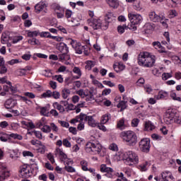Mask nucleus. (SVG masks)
<instances>
[{"label": "nucleus", "mask_w": 181, "mask_h": 181, "mask_svg": "<svg viewBox=\"0 0 181 181\" xmlns=\"http://www.w3.org/2000/svg\"><path fill=\"white\" fill-rule=\"evenodd\" d=\"M116 156L118 160H125V163L128 165V166H135L139 163L138 154L132 151L118 153Z\"/></svg>", "instance_id": "1"}, {"label": "nucleus", "mask_w": 181, "mask_h": 181, "mask_svg": "<svg viewBox=\"0 0 181 181\" xmlns=\"http://www.w3.org/2000/svg\"><path fill=\"white\" fill-rule=\"evenodd\" d=\"M156 62V57L151 55L148 52H140L138 57V64L141 67H153Z\"/></svg>", "instance_id": "2"}, {"label": "nucleus", "mask_w": 181, "mask_h": 181, "mask_svg": "<svg viewBox=\"0 0 181 181\" xmlns=\"http://www.w3.org/2000/svg\"><path fill=\"white\" fill-rule=\"evenodd\" d=\"M120 138H122L129 146H134V145H136V142H138L136 134L131 130L120 133Z\"/></svg>", "instance_id": "3"}, {"label": "nucleus", "mask_w": 181, "mask_h": 181, "mask_svg": "<svg viewBox=\"0 0 181 181\" xmlns=\"http://www.w3.org/2000/svg\"><path fill=\"white\" fill-rule=\"evenodd\" d=\"M85 151L91 155H100L103 151V146L100 143L88 142L85 146Z\"/></svg>", "instance_id": "4"}, {"label": "nucleus", "mask_w": 181, "mask_h": 181, "mask_svg": "<svg viewBox=\"0 0 181 181\" xmlns=\"http://www.w3.org/2000/svg\"><path fill=\"white\" fill-rule=\"evenodd\" d=\"M78 118L81 119V121H85L87 122L88 125L92 128H95V127L98 125V122L94 119L93 116H88L84 113H80Z\"/></svg>", "instance_id": "5"}, {"label": "nucleus", "mask_w": 181, "mask_h": 181, "mask_svg": "<svg viewBox=\"0 0 181 181\" xmlns=\"http://www.w3.org/2000/svg\"><path fill=\"white\" fill-rule=\"evenodd\" d=\"M70 45L78 54H82L83 50H86V49H87V45H82L81 43L73 39H70Z\"/></svg>", "instance_id": "6"}, {"label": "nucleus", "mask_w": 181, "mask_h": 181, "mask_svg": "<svg viewBox=\"0 0 181 181\" xmlns=\"http://www.w3.org/2000/svg\"><path fill=\"white\" fill-rule=\"evenodd\" d=\"M20 175L22 177H30L33 175V170L30 165H23L20 167Z\"/></svg>", "instance_id": "7"}, {"label": "nucleus", "mask_w": 181, "mask_h": 181, "mask_svg": "<svg viewBox=\"0 0 181 181\" xmlns=\"http://www.w3.org/2000/svg\"><path fill=\"white\" fill-rule=\"evenodd\" d=\"M88 24L93 28L94 30H98V29L103 26V21L99 18H89L88 19Z\"/></svg>", "instance_id": "8"}, {"label": "nucleus", "mask_w": 181, "mask_h": 181, "mask_svg": "<svg viewBox=\"0 0 181 181\" xmlns=\"http://www.w3.org/2000/svg\"><path fill=\"white\" fill-rule=\"evenodd\" d=\"M23 95L24 96H20V100L21 101H23V103H25V104H28V105H31L32 104V100H30L29 98H36V95L30 92H25L23 93Z\"/></svg>", "instance_id": "9"}, {"label": "nucleus", "mask_w": 181, "mask_h": 181, "mask_svg": "<svg viewBox=\"0 0 181 181\" xmlns=\"http://www.w3.org/2000/svg\"><path fill=\"white\" fill-rule=\"evenodd\" d=\"M139 148L142 152H149L151 141L149 139H142L139 142Z\"/></svg>", "instance_id": "10"}, {"label": "nucleus", "mask_w": 181, "mask_h": 181, "mask_svg": "<svg viewBox=\"0 0 181 181\" xmlns=\"http://www.w3.org/2000/svg\"><path fill=\"white\" fill-rule=\"evenodd\" d=\"M128 18L131 23L139 25V23L142 22V16L139 14H134V13H129L128 14Z\"/></svg>", "instance_id": "11"}, {"label": "nucleus", "mask_w": 181, "mask_h": 181, "mask_svg": "<svg viewBox=\"0 0 181 181\" xmlns=\"http://www.w3.org/2000/svg\"><path fill=\"white\" fill-rule=\"evenodd\" d=\"M47 5L45 1H40L35 6V13H40L41 12H47Z\"/></svg>", "instance_id": "12"}, {"label": "nucleus", "mask_w": 181, "mask_h": 181, "mask_svg": "<svg viewBox=\"0 0 181 181\" xmlns=\"http://www.w3.org/2000/svg\"><path fill=\"white\" fill-rule=\"evenodd\" d=\"M11 176V173L8 170L6 165H1L0 167V181H4L5 179Z\"/></svg>", "instance_id": "13"}, {"label": "nucleus", "mask_w": 181, "mask_h": 181, "mask_svg": "<svg viewBox=\"0 0 181 181\" xmlns=\"http://www.w3.org/2000/svg\"><path fill=\"white\" fill-rule=\"evenodd\" d=\"M13 33L6 31L2 33L1 37V42L2 45H6L8 40H12Z\"/></svg>", "instance_id": "14"}, {"label": "nucleus", "mask_w": 181, "mask_h": 181, "mask_svg": "<svg viewBox=\"0 0 181 181\" xmlns=\"http://www.w3.org/2000/svg\"><path fill=\"white\" fill-rule=\"evenodd\" d=\"M100 172L107 173L106 176L107 177H112V176H114V170L112 168L107 167L105 164H102L100 165Z\"/></svg>", "instance_id": "15"}, {"label": "nucleus", "mask_w": 181, "mask_h": 181, "mask_svg": "<svg viewBox=\"0 0 181 181\" xmlns=\"http://www.w3.org/2000/svg\"><path fill=\"white\" fill-rule=\"evenodd\" d=\"M150 21H152V22H159V21H165V16H158L155 11L150 12L149 15Z\"/></svg>", "instance_id": "16"}, {"label": "nucleus", "mask_w": 181, "mask_h": 181, "mask_svg": "<svg viewBox=\"0 0 181 181\" xmlns=\"http://www.w3.org/2000/svg\"><path fill=\"white\" fill-rule=\"evenodd\" d=\"M53 7L54 8V11L57 13V16L59 19H62V18L64 17V8L62 7H60L58 4H54L53 5Z\"/></svg>", "instance_id": "17"}, {"label": "nucleus", "mask_w": 181, "mask_h": 181, "mask_svg": "<svg viewBox=\"0 0 181 181\" xmlns=\"http://www.w3.org/2000/svg\"><path fill=\"white\" fill-rule=\"evenodd\" d=\"M162 181H175V177L170 171H164L161 173Z\"/></svg>", "instance_id": "18"}, {"label": "nucleus", "mask_w": 181, "mask_h": 181, "mask_svg": "<svg viewBox=\"0 0 181 181\" xmlns=\"http://www.w3.org/2000/svg\"><path fill=\"white\" fill-rule=\"evenodd\" d=\"M16 104H18L16 100L13 99H8L4 103V107L7 110H11V108H13Z\"/></svg>", "instance_id": "19"}, {"label": "nucleus", "mask_w": 181, "mask_h": 181, "mask_svg": "<svg viewBox=\"0 0 181 181\" xmlns=\"http://www.w3.org/2000/svg\"><path fill=\"white\" fill-rule=\"evenodd\" d=\"M168 97H169V93L165 90H160L156 95V100H167Z\"/></svg>", "instance_id": "20"}, {"label": "nucleus", "mask_w": 181, "mask_h": 181, "mask_svg": "<svg viewBox=\"0 0 181 181\" xmlns=\"http://www.w3.org/2000/svg\"><path fill=\"white\" fill-rule=\"evenodd\" d=\"M59 60L64 63L65 64H69L68 60H70V55L67 54V52H64L62 54H59L58 56Z\"/></svg>", "instance_id": "21"}, {"label": "nucleus", "mask_w": 181, "mask_h": 181, "mask_svg": "<svg viewBox=\"0 0 181 181\" xmlns=\"http://www.w3.org/2000/svg\"><path fill=\"white\" fill-rule=\"evenodd\" d=\"M88 97L86 98V101H94L95 98H94V94H95V88L91 87L90 90H88Z\"/></svg>", "instance_id": "22"}, {"label": "nucleus", "mask_w": 181, "mask_h": 181, "mask_svg": "<svg viewBox=\"0 0 181 181\" xmlns=\"http://www.w3.org/2000/svg\"><path fill=\"white\" fill-rule=\"evenodd\" d=\"M55 155H59V156L61 158V160L62 162H64L66 159H67V155L63 152V150H62L60 148H57L55 150Z\"/></svg>", "instance_id": "23"}, {"label": "nucleus", "mask_w": 181, "mask_h": 181, "mask_svg": "<svg viewBox=\"0 0 181 181\" xmlns=\"http://www.w3.org/2000/svg\"><path fill=\"white\" fill-rule=\"evenodd\" d=\"M32 70V66H25L24 69H20L16 71L18 76H26L28 71Z\"/></svg>", "instance_id": "24"}, {"label": "nucleus", "mask_w": 181, "mask_h": 181, "mask_svg": "<svg viewBox=\"0 0 181 181\" xmlns=\"http://www.w3.org/2000/svg\"><path fill=\"white\" fill-rule=\"evenodd\" d=\"M57 49L59 50V52H62V53H68L69 52V47L64 42H60L58 44Z\"/></svg>", "instance_id": "25"}, {"label": "nucleus", "mask_w": 181, "mask_h": 181, "mask_svg": "<svg viewBox=\"0 0 181 181\" xmlns=\"http://www.w3.org/2000/svg\"><path fill=\"white\" fill-rule=\"evenodd\" d=\"M76 94L81 97V98H88V89L84 90V89H80L76 91Z\"/></svg>", "instance_id": "26"}, {"label": "nucleus", "mask_w": 181, "mask_h": 181, "mask_svg": "<svg viewBox=\"0 0 181 181\" xmlns=\"http://www.w3.org/2000/svg\"><path fill=\"white\" fill-rule=\"evenodd\" d=\"M113 68L116 73H119V71L125 70V65L122 62H119L117 64H115Z\"/></svg>", "instance_id": "27"}, {"label": "nucleus", "mask_w": 181, "mask_h": 181, "mask_svg": "<svg viewBox=\"0 0 181 181\" xmlns=\"http://www.w3.org/2000/svg\"><path fill=\"white\" fill-rule=\"evenodd\" d=\"M106 2L109 4V6L114 8V9H117V8L119 6V2L118 0H106Z\"/></svg>", "instance_id": "28"}, {"label": "nucleus", "mask_w": 181, "mask_h": 181, "mask_svg": "<svg viewBox=\"0 0 181 181\" xmlns=\"http://www.w3.org/2000/svg\"><path fill=\"white\" fill-rule=\"evenodd\" d=\"M156 127L153 123L151 121H148L145 122L144 129L146 131H153L155 129Z\"/></svg>", "instance_id": "29"}, {"label": "nucleus", "mask_w": 181, "mask_h": 181, "mask_svg": "<svg viewBox=\"0 0 181 181\" xmlns=\"http://www.w3.org/2000/svg\"><path fill=\"white\" fill-rule=\"evenodd\" d=\"M0 60L3 62V64H0V74H5L8 71V68L5 66V59H4V57H1V58H0Z\"/></svg>", "instance_id": "30"}, {"label": "nucleus", "mask_w": 181, "mask_h": 181, "mask_svg": "<svg viewBox=\"0 0 181 181\" xmlns=\"http://www.w3.org/2000/svg\"><path fill=\"white\" fill-rule=\"evenodd\" d=\"M72 71H73V73H74L75 74L77 75L75 77V78H76V80H78V78H80V77H81V75H82L81 69H80L78 66L74 67Z\"/></svg>", "instance_id": "31"}, {"label": "nucleus", "mask_w": 181, "mask_h": 181, "mask_svg": "<svg viewBox=\"0 0 181 181\" xmlns=\"http://www.w3.org/2000/svg\"><path fill=\"white\" fill-rule=\"evenodd\" d=\"M144 30L146 33H151L153 30V25L151 23H147L144 25Z\"/></svg>", "instance_id": "32"}, {"label": "nucleus", "mask_w": 181, "mask_h": 181, "mask_svg": "<svg viewBox=\"0 0 181 181\" xmlns=\"http://www.w3.org/2000/svg\"><path fill=\"white\" fill-rule=\"evenodd\" d=\"M53 107L54 108H56V110H58V111H59V112H64V111H66V110L64 109V107H63V105L59 104V103L55 102L53 103Z\"/></svg>", "instance_id": "33"}, {"label": "nucleus", "mask_w": 181, "mask_h": 181, "mask_svg": "<svg viewBox=\"0 0 181 181\" xmlns=\"http://www.w3.org/2000/svg\"><path fill=\"white\" fill-rule=\"evenodd\" d=\"M80 165L81 166L82 170H83L84 172H87V170H88V162H87V160H81Z\"/></svg>", "instance_id": "34"}, {"label": "nucleus", "mask_w": 181, "mask_h": 181, "mask_svg": "<svg viewBox=\"0 0 181 181\" xmlns=\"http://www.w3.org/2000/svg\"><path fill=\"white\" fill-rule=\"evenodd\" d=\"M166 118H168L170 121H173L176 117V114L172 110H168L165 115Z\"/></svg>", "instance_id": "35"}, {"label": "nucleus", "mask_w": 181, "mask_h": 181, "mask_svg": "<svg viewBox=\"0 0 181 181\" xmlns=\"http://www.w3.org/2000/svg\"><path fill=\"white\" fill-rule=\"evenodd\" d=\"M9 139V134L6 133H0V141L1 142H8Z\"/></svg>", "instance_id": "36"}, {"label": "nucleus", "mask_w": 181, "mask_h": 181, "mask_svg": "<svg viewBox=\"0 0 181 181\" xmlns=\"http://www.w3.org/2000/svg\"><path fill=\"white\" fill-rule=\"evenodd\" d=\"M127 101L121 100L117 105V108H120V111L122 112L124 110L127 109Z\"/></svg>", "instance_id": "37"}, {"label": "nucleus", "mask_w": 181, "mask_h": 181, "mask_svg": "<svg viewBox=\"0 0 181 181\" xmlns=\"http://www.w3.org/2000/svg\"><path fill=\"white\" fill-rule=\"evenodd\" d=\"M117 127L119 129H125V120L124 119H121L117 122Z\"/></svg>", "instance_id": "38"}, {"label": "nucleus", "mask_w": 181, "mask_h": 181, "mask_svg": "<svg viewBox=\"0 0 181 181\" xmlns=\"http://www.w3.org/2000/svg\"><path fill=\"white\" fill-rule=\"evenodd\" d=\"M70 89L68 88H64L62 91V96L64 98V100H66V98H69L70 95Z\"/></svg>", "instance_id": "39"}, {"label": "nucleus", "mask_w": 181, "mask_h": 181, "mask_svg": "<svg viewBox=\"0 0 181 181\" xmlns=\"http://www.w3.org/2000/svg\"><path fill=\"white\" fill-rule=\"evenodd\" d=\"M40 31L35 30V31H28L27 33V36L28 37H36V36H40Z\"/></svg>", "instance_id": "40"}, {"label": "nucleus", "mask_w": 181, "mask_h": 181, "mask_svg": "<svg viewBox=\"0 0 181 181\" xmlns=\"http://www.w3.org/2000/svg\"><path fill=\"white\" fill-rule=\"evenodd\" d=\"M95 66V62L93 61H87L86 65L85 66L86 70H91L92 67H94Z\"/></svg>", "instance_id": "41"}, {"label": "nucleus", "mask_w": 181, "mask_h": 181, "mask_svg": "<svg viewBox=\"0 0 181 181\" xmlns=\"http://www.w3.org/2000/svg\"><path fill=\"white\" fill-rule=\"evenodd\" d=\"M46 125V118L42 117L40 120L36 122L37 128H40V127H45Z\"/></svg>", "instance_id": "42"}, {"label": "nucleus", "mask_w": 181, "mask_h": 181, "mask_svg": "<svg viewBox=\"0 0 181 181\" xmlns=\"http://www.w3.org/2000/svg\"><path fill=\"white\" fill-rule=\"evenodd\" d=\"M110 118H111V115L110 114L104 115L101 119L102 124H107V121H110Z\"/></svg>", "instance_id": "43"}, {"label": "nucleus", "mask_w": 181, "mask_h": 181, "mask_svg": "<svg viewBox=\"0 0 181 181\" xmlns=\"http://www.w3.org/2000/svg\"><path fill=\"white\" fill-rule=\"evenodd\" d=\"M105 20L110 23V22H112V21L115 20V16H114V14L112 13H108L106 15V18Z\"/></svg>", "instance_id": "44"}, {"label": "nucleus", "mask_w": 181, "mask_h": 181, "mask_svg": "<svg viewBox=\"0 0 181 181\" xmlns=\"http://www.w3.org/2000/svg\"><path fill=\"white\" fill-rule=\"evenodd\" d=\"M40 114L45 117H49V109H47V107H41Z\"/></svg>", "instance_id": "45"}, {"label": "nucleus", "mask_w": 181, "mask_h": 181, "mask_svg": "<svg viewBox=\"0 0 181 181\" xmlns=\"http://www.w3.org/2000/svg\"><path fill=\"white\" fill-rule=\"evenodd\" d=\"M10 158H11V159H18V158H19L18 156V150H11L10 151Z\"/></svg>", "instance_id": "46"}, {"label": "nucleus", "mask_w": 181, "mask_h": 181, "mask_svg": "<svg viewBox=\"0 0 181 181\" xmlns=\"http://www.w3.org/2000/svg\"><path fill=\"white\" fill-rule=\"evenodd\" d=\"M23 40V37L22 35L20 36H13V38L11 39L13 43H18V42H21V40Z\"/></svg>", "instance_id": "47"}, {"label": "nucleus", "mask_w": 181, "mask_h": 181, "mask_svg": "<svg viewBox=\"0 0 181 181\" xmlns=\"http://www.w3.org/2000/svg\"><path fill=\"white\" fill-rule=\"evenodd\" d=\"M176 16H177V12L176 10H170L168 11V17L170 18H176Z\"/></svg>", "instance_id": "48"}, {"label": "nucleus", "mask_w": 181, "mask_h": 181, "mask_svg": "<svg viewBox=\"0 0 181 181\" xmlns=\"http://www.w3.org/2000/svg\"><path fill=\"white\" fill-rule=\"evenodd\" d=\"M170 97H171V98H173V100H174L175 101H179V103H181V98L177 96V95H176L175 93L171 92Z\"/></svg>", "instance_id": "49"}, {"label": "nucleus", "mask_w": 181, "mask_h": 181, "mask_svg": "<svg viewBox=\"0 0 181 181\" xmlns=\"http://www.w3.org/2000/svg\"><path fill=\"white\" fill-rule=\"evenodd\" d=\"M144 87V90H145L146 93H147V94H151V93L152 91H153V89L152 88V86H151L149 84L145 85Z\"/></svg>", "instance_id": "50"}, {"label": "nucleus", "mask_w": 181, "mask_h": 181, "mask_svg": "<svg viewBox=\"0 0 181 181\" xmlns=\"http://www.w3.org/2000/svg\"><path fill=\"white\" fill-rule=\"evenodd\" d=\"M42 98H50L52 97V91L51 90H47L44 93L41 95Z\"/></svg>", "instance_id": "51"}, {"label": "nucleus", "mask_w": 181, "mask_h": 181, "mask_svg": "<svg viewBox=\"0 0 181 181\" xmlns=\"http://www.w3.org/2000/svg\"><path fill=\"white\" fill-rule=\"evenodd\" d=\"M171 77H173V76L170 73H163L162 74V80H163L164 81L168 80V78H171Z\"/></svg>", "instance_id": "52"}, {"label": "nucleus", "mask_w": 181, "mask_h": 181, "mask_svg": "<svg viewBox=\"0 0 181 181\" xmlns=\"http://www.w3.org/2000/svg\"><path fill=\"white\" fill-rule=\"evenodd\" d=\"M23 156L24 158L29 157V156H30V158H33V156H35V155H33V153H32L29 151H23Z\"/></svg>", "instance_id": "53"}, {"label": "nucleus", "mask_w": 181, "mask_h": 181, "mask_svg": "<svg viewBox=\"0 0 181 181\" xmlns=\"http://www.w3.org/2000/svg\"><path fill=\"white\" fill-rule=\"evenodd\" d=\"M151 138L153 141H162V136L158 135V134H151Z\"/></svg>", "instance_id": "54"}, {"label": "nucleus", "mask_w": 181, "mask_h": 181, "mask_svg": "<svg viewBox=\"0 0 181 181\" xmlns=\"http://www.w3.org/2000/svg\"><path fill=\"white\" fill-rule=\"evenodd\" d=\"M49 128H50V131L52 130L53 132H55V133L59 132V127H57L54 123H51Z\"/></svg>", "instance_id": "55"}, {"label": "nucleus", "mask_w": 181, "mask_h": 181, "mask_svg": "<svg viewBox=\"0 0 181 181\" xmlns=\"http://www.w3.org/2000/svg\"><path fill=\"white\" fill-rule=\"evenodd\" d=\"M65 170L69 173H74L76 172V169L70 165H66Z\"/></svg>", "instance_id": "56"}, {"label": "nucleus", "mask_w": 181, "mask_h": 181, "mask_svg": "<svg viewBox=\"0 0 181 181\" xmlns=\"http://www.w3.org/2000/svg\"><path fill=\"white\" fill-rule=\"evenodd\" d=\"M93 84H94V86H97V87H99V88H104V85L96 79L93 80Z\"/></svg>", "instance_id": "57"}, {"label": "nucleus", "mask_w": 181, "mask_h": 181, "mask_svg": "<svg viewBox=\"0 0 181 181\" xmlns=\"http://www.w3.org/2000/svg\"><path fill=\"white\" fill-rule=\"evenodd\" d=\"M54 80H57L59 83H63L64 79L62 75H55L53 76Z\"/></svg>", "instance_id": "58"}, {"label": "nucleus", "mask_w": 181, "mask_h": 181, "mask_svg": "<svg viewBox=\"0 0 181 181\" xmlns=\"http://www.w3.org/2000/svg\"><path fill=\"white\" fill-rule=\"evenodd\" d=\"M63 145L66 148H71V143H70L67 139H63Z\"/></svg>", "instance_id": "59"}, {"label": "nucleus", "mask_w": 181, "mask_h": 181, "mask_svg": "<svg viewBox=\"0 0 181 181\" xmlns=\"http://www.w3.org/2000/svg\"><path fill=\"white\" fill-rule=\"evenodd\" d=\"M42 132H45V134H49L50 132V127L49 125H44L43 127L41 129Z\"/></svg>", "instance_id": "60"}, {"label": "nucleus", "mask_w": 181, "mask_h": 181, "mask_svg": "<svg viewBox=\"0 0 181 181\" xmlns=\"http://www.w3.org/2000/svg\"><path fill=\"white\" fill-rule=\"evenodd\" d=\"M47 158L51 162V163H54V156H53L52 153H49Z\"/></svg>", "instance_id": "61"}, {"label": "nucleus", "mask_w": 181, "mask_h": 181, "mask_svg": "<svg viewBox=\"0 0 181 181\" xmlns=\"http://www.w3.org/2000/svg\"><path fill=\"white\" fill-rule=\"evenodd\" d=\"M52 97H53V98H54L55 100H59V98H60V93L56 90L52 92Z\"/></svg>", "instance_id": "62"}, {"label": "nucleus", "mask_w": 181, "mask_h": 181, "mask_svg": "<svg viewBox=\"0 0 181 181\" xmlns=\"http://www.w3.org/2000/svg\"><path fill=\"white\" fill-rule=\"evenodd\" d=\"M40 37H50V33L49 32H41L40 33Z\"/></svg>", "instance_id": "63"}, {"label": "nucleus", "mask_w": 181, "mask_h": 181, "mask_svg": "<svg viewBox=\"0 0 181 181\" xmlns=\"http://www.w3.org/2000/svg\"><path fill=\"white\" fill-rule=\"evenodd\" d=\"M139 124V120L138 118L133 119L132 120V127H138V124Z\"/></svg>", "instance_id": "64"}]
</instances>
